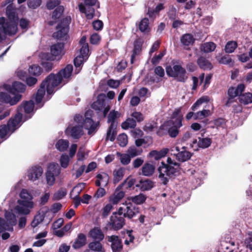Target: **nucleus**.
<instances>
[{"mask_svg":"<svg viewBox=\"0 0 252 252\" xmlns=\"http://www.w3.org/2000/svg\"><path fill=\"white\" fill-rule=\"evenodd\" d=\"M73 71V66L67 65L65 68L60 70L56 75L50 74L40 84V88L38 90L35 96V100L39 108L43 106L41 104L43 97L45 94V87L48 95H51L54 93V89L61 83L65 84L70 77Z\"/></svg>","mask_w":252,"mask_h":252,"instance_id":"obj_1","label":"nucleus"},{"mask_svg":"<svg viewBox=\"0 0 252 252\" xmlns=\"http://www.w3.org/2000/svg\"><path fill=\"white\" fill-rule=\"evenodd\" d=\"M6 13L8 20H6L4 17L0 18V29H2L5 35L9 36L15 35L18 30V17L16 9L11 4H9L6 7ZM3 39V35L0 30V42Z\"/></svg>","mask_w":252,"mask_h":252,"instance_id":"obj_2","label":"nucleus"},{"mask_svg":"<svg viewBox=\"0 0 252 252\" xmlns=\"http://www.w3.org/2000/svg\"><path fill=\"white\" fill-rule=\"evenodd\" d=\"M26 89V86L19 82H14L12 86H6V90L13 95L11 96L6 93L0 92V101L9 104L10 105L16 104L22 98V95L16 93H24Z\"/></svg>","mask_w":252,"mask_h":252,"instance_id":"obj_3","label":"nucleus"},{"mask_svg":"<svg viewBox=\"0 0 252 252\" xmlns=\"http://www.w3.org/2000/svg\"><path fill=\"white\" fill-rule=\"evenodd\" d=\"M167 164L162 162L158 168V178L164 185L167 184L169 179L176 176L179 172V164L168 157Z\"/></svg>","mask_w":252,"mask_h":252,"instance_id":"obj_4","label":"nucleus"},{"mask_svg":"<svg viewBox=\"0 0 252 252\" xmlns=\"http://www.w3.org/2000/svg\"><path fill=\"white\" fill-rule=\"evenodd\" d=\"M22 114L18 112L13 118L10 119L7 125L0 126V137L6 139L21 125Z\"/></svg>","mask_w":252,"mask_h":252,"instance_id":"obj_5","label":"nucleus"},{"mask_svg":"<svg viewBox=\"0 0 252 252\" xmlns=\"http://www.w3.org/2000/svg\"><path fill=\"white\" fill-rule=\"evenodd\" d=\"M4 217L5 220L0 218V233L4 231H13V226L17 223L16 216L11 210L5 211Z\"/></svg>","mask_w":252,"mask_h":252,"instance_id":"obj_6","label":"nucleus"},{"mask_svg":"<svg viewBox=\"0 0 252 252\" xmlns=\"http://www.w3.org/2000/svg\"><path fill=\"white\" fill-rule=\"evenodd\" d=\"M166 71L169 76L173 77L178 82H185L188 78L186 69L180 65L168 66L166 68Z\"/></svg>","mask_w":252,"mask_h":252,"instance_id":"obj_7","label":"nucleus"},{"mask_svg":"<svg viewBox=\"0 0 252 252\" xmlns=\"http://www.w3.org/2000/svg\"><path fill=\"white\" fill-rule=\"evenodd\" d=\"M120 116V113L117 111L113 110L111 111L108 116L107 122L110 123L107 132L106 140H109L113 141L115 139L116 132L115 129L117 126V119Z\"/></svg>","mask_w":252,"mask_h":252,"instance_id":"obj_8","label":"nucleus"},{"mask_svg":"<svg viewBox=\"0 0 252 252\" xmlns=\"http://www.w3.org/2000/svg\"><path fill=\"white\" fill-rule=\"evenodd\" d=\"M118 212L122 214L124 218L131 219L139 213V208L132 203L126 202L119 208Z\"/></svg>","mask_w":252,"mask_h":252,"instance_id":"obj_9","label":"nucleus"},{"mask_svg":"<svg viewBox=\"0 0 252 252\" xmlns=\"http://www.w3.org/2000/svg\"><path fill=\"white\" fill-rule=\"evenodd\" d=\"M71 17L67 16L63 19L57 27V32H54L53 36L57 39H61L65 36L69 31V25L71 22Z\"/></svg>","mask_w":252,"mask_h":252,"instance_id":"obj_10","label":"nucleus"},{"mask_svg":"<svg viewBox=\"0 0 252 252\" xmlns=\"http://www.w3.org/2000/svg\"><path fill=\"white\" fill-rule=\"evenodd\" d=\"M93 114V111L91 110H87L85 114V120H83V126L85 129L88 130L89 135L93 134L95 131L97 127L98 126L99 123H94L92 120V117Z\"/></svg>","mask_w":252,"mask_h":252,"instance_id":"obj_11","label":"nucleus"},{"mask_svg":"<svg viewBox=\"0 0 252 252\" xmlns=\"http://www.w3.org/2000/svg\"><path fill=\"white\" fill-rule=\"evenodd\" d=\"M96 2L97 0H84V3H80L78 5L80 11L85 13L87 19H93L94 9L92 6L94 5Z\"/></svg>","mask_w":252,"mask_h":252,"instance_id":"obj_12","label":"nucleus"},{"mask_svg":"<svg viewBox=\"0 0 252 252\" xmlns=\"http://www.w3.org/2000/svg\"><path fill=\"white\" fill-rule=\"evenodd\" d=\"M125 224L124 217L119 212L113 213L111 216L108 225L115 230L121 229Z\"/></svg>","mask_w":252,"mask_h":252,"instance_id":"obj_13","label":"nucleus"},{"mask_svg":"<svg viewBox=\"0 0 252 252\" xmlns=\"http://www.w3.org/2000/svg\"><path fill=\"white\" fill-rule=\"evenodd\" d=\"M17 202L18 205L15 207L14 210L20 215H27L29 214L31 212L30 209L34 206V203L32 201L18 200Z\"/></svg>","mask_w":252,"mask_h":252,"instance_id":"obj_14","label":"nucleus"},{"mask_svg":"<svg viewBox=\"0 0 252 252\" xmlns=\"http://www.w3.org/2000/svg\"><path fill=\"white\" fill-rule=\"evenodd\" d=\"M126 180H125L120 184L116 189L114 193L109 198V201L114 205L117 204L125 196L126 190L124 189Z\"/></svg>","mask_w":252,"mask_h":252,"instance_id":"obj_15","label":"nucleus"},{"mask_svg":"<svg viewBox=\"0 0 252 252\" xmlns=\"http://www.w3.org/2000/svg\"><path fill=\"white\" fill-rule=\"evenodd\" d=\"M183 151L180 152L178 147H173L171 149V154L176 157V159L181 162L186 161L190 158L192 154L186 150V147L183 146L182 148Z\"/></svg>","mask_w":252,"mask_h":252,"instance_id":"obj_16","label":"nucleus"},{"mask_svg":"<svg viewBox=\"0 0 252 252\" xmlns=\"http://www.w3.org/2000/svg\"><path fill=\"white\" fill-rule=\"evenodd\" d=\"M212 142V139L209 137H198L197 139H194L189 143L190 146L193 148L194 150H198V148L206 149L208 148Z\"/></svg>","mask_w":252,"mask_h":252,"instance_id":"obj_17","label":"nucleus"},{"mask_svg":"<svg viewBox=\"0 0 252 252\" xmlns=\"http://www.w3.org/2000/svg\"><path fill=\"white\" fill-rule=\"evenodd\" d=\"M84 186V183L78 184L76 186L74 187L70 193L71 198L74 201V207L75 208H77L81 202V198L79 197V194Z\"/></svg>","mask_w":252,"mask_h":252,"instance_id":"obj_18","label":"nucleus"},{"mask_svg":"<svg viewBox=\"0 0 252 252\" xmlns=\"http://www.w3.org/2000/svg\"><path fill=\"white\" fill-rule=\"evenodd\" d=\"M42 173L43 169L41 166H34L28 170L27 176L29 180L34 181L38 179Z\"/></svg>","mask_w":252,"mask_h":252,"instance_id":"obj_19","label":"nucleus"},{"mask_svg":"<svg viewBox=\"0 0 252 252\" xmlns=\"http://www.w3.org/2000/svg\"><path fill=\"white\" fill-rule=\"evenodd\" d=\"M65 132L73 139H79L84 134L83 127L80 126H69L66 129Z\"/></svg>","mask_w":252,"mask_h":252,"instance_id":"obj_20","label":"nucleus"},{"mask_svg":"<svg viewBox=\"0 0 252 252\" xmlns=\"http://www.w3.org/2000/svg\"><path fill=\"white\" fill-rule=\"evenodd\" d=\"M63 48L64 45L62 43H58L52 45L50 47L52 57L49 59L53 61L56 59V57L61 56Z\"/></svg>","mask_w":252,"mask_h":252,"instance_id":"obj_21","label":"nucleus"},{"mask_svg":"<svg viewBox=\"0 0 252 252\" xmlns=\"http://www.w3.org/2000/svg\"><path fill=\"white\" fill-rule=\"evenodd\" d=\"M23 108L24 110L25 113L26 114H31V113H32L33 112L34 108V103L33 101L30 100L23 103L21 105L19 106L17 108V114L19 112L22 115L21 111Z\"/></svg>","mask_w":252,"mask_h":252,"instance_id":"obj_22","label":"nucleus"},{"mask_svg":"<svg viewBox=\"0 0 252 252\" xmlns=\"http://www.w3.org/2000/svg\"><path fill=\"white\" fill-rule=\"evenodd\" d=\"M108 241L111 242V248L113 252H119L122 250V242L118 236H111L109 237Z\"/></svg>","mask_w":252,"mask_h":252,"instance_id":"obj_23","label":"nucleus"},{"mask_svg":"<svg viewBox=\"0 0 252 252\" xmlns=\"http://www.w3.org/2000/svg\"><path fill=\"white\" fill-rule=\"evenodd\" d=\"M97 180L95 181V185L97 187L102 186L106 187L109 180V175L104 172L98 174L96 176Z\"/></svg>","mask_w":252,"mask_h":252,"instance_id":"obj_24","label":"nucleus"},{"mask_svg":"<svg viewBox=\"0 0 252 252\" xmlns=\"http://www.w3.org/2000/svg\"><path fill=\"white\" fill-rule=\"evenodd\" d=\"M183 116L180 115V111L176 110L173 113L171 123L173 126L180 128L182 126Z\"/></svg>","mask_w":252,"mask_h":252,"instance_id":"obj_25","label":"nucleus"},{"mask_svg":"<svg viewBox=\"0 0 252 252\" xmlns=\"http://www.w3.org/2000/svg\"><path fill=\"white\" fill-rule=\"evenodd\" d=\"M64 11V7L62 5H59L57 7L53 12L52 15V18L54 21H49V24L50 25H53L55 23L59 20L62 16Z\"/></svg>","mask_w":252,"mask_h":252,"instance_id":"obj_26","label":"nucleus"},{"mask_svg":"<svg viewBox=\"0 0 252 252\" xmlns=\"http://www.w3.org/2000/svg\"><path fill=\"white\" fill-rule=\"evenodd\" d=\"M155 166L152 164L145 163L141 168V174L147 177H150L155 172Z\"/></svg>","mask_w":252,"mask_h":252,"instance_id":"obj_27","label":"nucleus"},{"mask_svg":"<svg viewBox=\"0 0 252 252\" xmlns=\"http://www.w3.org/2000/svg\"><path fill=\"white\" fill-rule=\"evenodd\" d=\"M168 152L169 149L168 148H163L159 151L153 150L149 153V156L154 158L155 160H158L164 157Z\"/></svg>","mask_w":252,"mask_h":252,"instance_id":"obj_28","label":"nucleus"},{"mask_svg":"<svg viewBox=\"0 0 252 252\" xmlns=\"http://www.w3.org/2000/svg\"><path fill=\"white\" fill-rule=\"evenodd\" d=\"M86 236L83 233H79L73 243L72 247L74 249H79L84 246L86 243Z\"/></svg>","mask_w":252,"mask_h":252,"instance_id":"obj_29","label":"nucleus"},{"mask_svg":"<svg viewBox=\"0 0 252 252\" xmlns=\"http://www.w3.org/2000/svg\"><path fill=\"white\" fill-rule=\"evenodd\" d=\"M90 236L94 240L101 241L104 238V234L101 229L98 227H95L89 232Z\"/></svg>","mask_w":252,"mask_h":252,"instance_id":"obj_30","label":"nucleus"},{"mask_svg":"<svg viewBox=\"0 0 252 252\" xmlns=\"http://www.w3.org/2000/svg\"><path fill=\"white\" fill-rule=\"evenodd\" d=\"M47 210L48 209H47V210L45 211L40 210L38 214L34 217V218L31 223V225L32 227H35L40 223L42 222L45 218V213L47 211Z\"/></svg>","mask_w":252,"mask_h":252,"instance_id":"obj_31","label":"nucleus"},{"mask_svg":"<svg viewBox=\"0 0 252 252\" xmlns=\"http://www.w3.org/2000/svg\"><path fill=\"white\" fill-rule=\"evenodd\" d=\"M125 172V168L120 167L113 172V183L116 184L122 180Z\"/></svg>","mask_w":252,"mask_h":252,"instance_id":"obj_32","label":"nucleus"},{"mask_svg":"<svg viewBox=\"0 0 252 252\" xmlns=\"http://www.w3.org/2000/svg\"><path fill=\"white\" fill-rule=\"evenodd\" d=\"M87 59L81 56L78 55L74 60V64L75 67L74 73L78 74L81 70L82 64Z\"/></svg>","mask_w":252,"mask_h":252,"instance_id":"obj_33","label":"nucleus"},{"mask_svg":"<svg viewBox=\"0 0 252 252\" xmlns=\"http://www.w3.org/2000/svg\"><path fill=\"white\" fill-rule=\"evenodd\" d=\"M136 187H140L142 190H148L154 187V182L150 179H146L144 181H140L139 185Z\"/></svg>","mask_w":252,"mask_h":252,"instance_id":"obj_34","label":"nucleus"},{"mask_svg":"<svg viewBox=\"0 0 252 252\" xmlns=\"http://www.w3.org/2000/svg\"><path fill=\"white\" fill-rule=\"evenodd\" d=\"M197 63L201 68L204 70H210L213 67L209 61L204 57H200L198 59Z\"/></svg>","mask_w":252,"mask_h":252,"instance_id":"obj_35","label":"nucleus"},{"mask_svg":"<svg viewBox=\"0 0 252 252\" xmlns=\"http://www.w3.org/2000/svg\"><path fill=\"white\" fill-rule=\"evenodd\" d=\"M47 172L58 176L61 173V168L58 163L52 162L49 164Z\"/></svg>","mask_w":252,"mask_h":252,"instance_id":"obj_36","label":"nucleus"},{"mask_svg":"<svg viewBox=\"0 0 252 252\" xmlns=\"http://www.w3.org/2000/svg\"><path fill=\"white\" fill-rule=\"evenodd\" d=\"M69 142L67 140L60 139L55 144L56 149L60 152L65 151L68 148Z\"/></svg>","mask_w":252,"mask_h":252,"instance_id":"obj_37","label":"nucleus"},{"mask_svg":"<svg viewBox=\"0 0 252 252\" xmlns=\"http://www.w3.org/2000/svg\"><path fill=\"white\" fill-rule=\"evenodd\" d=\"M139 29L142 32H149V21L147 18H144L141 20L139 24Z\"/></svg>","mask_w":252,"mask_h":252,"instance_id":"obj_38","label":"nucleus"},{"mask_svg":"<svg viewBox=\"0 0 252 252\" xmlns=\"http://www.w3.org/2000/svg\"><path fill=\"white\" fill-rule=\"evenodd\" d=\"M136 126V121L132 118H128L126 120L122 123L121 126L124 129L133 128Z\"/></svg>","mask_w":252,"mask_h":252,"instance_id":"obj_39","label":"nucleus"},{"mask_svg":"<svg viewBox=\"0 0 252 252\" xmlns=\"http://www.w3.org/2000/svg\"><path fill=\"white\" fill-rule=\"evenodd\" d=\"M194 40L193 36L189 33L183 35L181 38L182 43L185 46L192 45Z\"/></svg>","mask_w":252,"mask_h":252,"instance_id":"obj_40","label":"nucleus"},{"mask_svg":"<svg viewBox=\"0 0 252 252\" xmlns=\"http://www.w3.org/2000/svg\"><path fill=\"white\" fill-rule=\"evenodd\" d=\"M239 100L241 103L247 105L252 103V94L247 93L240 95Z\"/></svg>","mask_w":252,"mask_h":252,"instance_id":"obj_41","label":"nucleus"},{"mask_svg":"<svg viewBox=\"0 0 252 252\" xmlns=\"http://www.w3.org/2000/svg\"><path fill=\"white\" fill-rule=\"evenodd\" d=\"M101 95L98 96L97 100L92 104V108L95 110L101 111L105 106V100L100 99Z\"/></svg>","mask_w":252,"mask_h":252,"instance_id":"obj_42","label":"nucleus"},{"mask_svg":"<svg viewBox=\"0 0 252 252\" xmlns=\"http://www.w3.org/2000/svg\"><path fill=\"white\" fill-rule=\"evenodd\" d=\"M216 47V44L212 42H206L201 46V50L205 53L213 51Z\"/></svg>","mask_w":252,"mask_h":252,"instance_id":"obj_43","label":"nucleus"},{"mask_svg":"<svg viewBox=\"0 0 252 252\" xmlns=\"http://www.w3.org/2000/svg\"><path fill=\"white\" fill-rule=\"evenodd\" d=\"M228 95L229 97L228 99L227 102H226L225 105L226 106H230L231 104L233 102V98L238 96V94L235 90V88L231 87L229 88L227 92Z\"/></svg>","mask_w":252,"mask_h":252,"instance_id":"obj_44","label":"nucleus"},{"mask_svg":"<svg viewBox=\"0 0 252 252\" xmlns=\"http://www.w3.org/2000/svg\"><path fill=\"white\" fill-rule=\"evenodd\" d=\"M89 249L93 251L96 252H104L101 244L99 241H94L90 243L89 244Z\"/></svg>","mask_w":252,"mask_h":252,"instance_id":"obj_45","label":"nucleus"},{"mask_svg":"<svg viewBox=\"0 0 252 252\" xmlns=\"http://www.w3.org/2000/svg\"><path fill=\"white\" fill-rule=\"evenodd\" d=\"M117 155L120 157V160L122 164L126 165L130 163L131 158L127 153L121 154L118 152Z\"/></svg>","mask_w":252,"mask_h":252,"instance_id":"obj_46","label":"nucleus"},{"mask_svg":"<svg viewBox=\"0 0 252 252\" xmlns=\"http://www.w3.org/2000/svg\"><path fill=\"white\" fill-rule=\"evenodd\" d=\"M142 153V150L138 149L135 146L130 147L127 151V153L129 155L131 158H133L136 156L140 155Z\"/></svg>","mask_w":252,"mask_h":252,"instance_id":"obj_47","label":"nucleus"},{"mask_svg":"<svg viewBox=\"0 0 252 252\" xmlns=\"http://www.w3.org/2000/svg\"><path fill=\"white\" fill-rule=\"evenodd\" d=\"M146 197L142 193H140L137 195L132 196L130 200L136 204H141L145 202Z\"/></svg>","mask_w":252,"mask_h":252,"instance_id":"obj_48","label":"nucleus"},{"mask_svg":"<svg viewBox=\"0 0 252 252\" xmlns=\"http://www.w3.org/2000/svg\"><path fill=\"white\" fill-rule=\"evenodd\" d=\"M211 115V112L209 110L203 109L202 111H200L195 113L194 114V119H202L205 117H207Z\"/></svg>","mask_w":252,"mask_h":252,"instance_id":"obj_49","label":"nucleus"},{"mask_svg":"<svg viewBox=\"0 0 252 252\" xmlns=\"http://www.w3.org/2000/svg\"><path fill=\"white\" fill-rule=\"evenodd\" d=\"M237 46V43L235 41H228L225 46V51L227 53H231L234 51Z\"/></svg>","mask_w":252,"mask_h":252,"instance_id":"obj_50","label":"nucleus"},{"mask_svg":"<svg viewBox=\"0 0 252 252\" xmlns=\"http://www.w3.org/2000/svg\"><path fill=\"white\" fill-rule=\"evenodd\" d=\"M69 157L66 154L61 155L60 159L61 166L63 168H66L69 162Z\"/></svg>","mask_w":252,"mask_h":252,"instance_id":"obj_51","label":"nucleus"},{"mask_svg":"<svg viewBox=\"0 0 252 252\" xmlns=\"http://www.w3.org/2000/svg\"><path fill=\"white\" fill-rule=\"evenodd\" d=\"M29 73L34 76L39 75L41 72L42 69L37 65H32L30 66L29 68Z\"/></svg>","mask_w":252,"mask_h":252,"instance_id":"obj_52","label":"nucleus"},{"mask_svg":"<svg viewBox=\"0 0 252 252\" xmlns=\"http://www.w3.org/2000/svg\"><path fill=\"white\" fill-rule=\"evenodd\" d=\"M20 196L23 199L22 200L26 201H32V200L33 199L32 195L25 189H23L21 190Z\"/></svg>","mask_w":252,"mask_h":252,"instance_id":"obj_53","label":"nucleus"},{"mask_svg":"<svg viewBox=\"0 0 252 252\" xmlns=\"http://www.w3.org/2000/svg\"><path fill=\"white\" fill-rule=\"evenodd\" d=\"M141 45L137 43L134 44V48L132 51V54L131 56L130 62L133 63L134 61L135 57L138 55L141 51Z\"/></svg>","mask_w":252,"mask_h":252,"instance_id":"obj_54","label":"nucleus"},{"mask_svg":"<svg viewBox=\"0 0 252 252\" xmlns=\"http://www.w3.org/2000/svg\"><path fill=\"white\" fill-rule=\"evenodd\" d=\"M117 140L118 144L122 147H125L127 144V136L125 133L120 134L118 137Z\"/></svg>","mask_w":252,"mask_h":252,"instance_id":"obj_55","label":"nucleus"},{"mask_svg":"<svg viewBox=\"0 0 252 252\" xmlns=\"http://www.w3.org/2000/svg\"><path fill=\"white\" fill-rule=\"evenodd\" d=\"M66 192L65 189H61L55 192L53 195V199L54 200H59L62 199L65 195Z\"/></svg>","mask_w":252,"mask_h":252,"instance_id":"obj_56","label":"nucleus"},{"mask_svg":"<svg viewBox=\"0 0 252 252\" xmlns=\"http://www.w3.org/2000/svg\"><path fill=\"white\" fill-rule=\"evenodd\" d=\"M208 98L207 96H203L198 99L192 106L191 109L193 111L197 110L199 106L201 105L203 102L208 101Z\"/></svg>","mask_w":252,"mask_h":252,"instance_id":"obj_57","label":"nucleus"},{"mask_svg":"<svg viewBox=\"0 0 252 252\" xmlns=\"http://www.w3.org/2000/svg\"><path fill=\"white\" fill-rule=\"evenodd\" d=\"M166 51L163 50L158 55H155L151 59V63L153 65H156L158 64L162 57L165 55Z\"/></svg>","mask_w":252,"mask_h":252,"instance_id":"obj_58","label":"nucleus"},{"mask_svg":"<svg viewBox=\"0 0 252 252\" xmlns=\"http://www.w3.org/2000/svg\"><path fill=\"white\" fill-rule=\"evenodd\" d=\"M192 136V134L189 132L187 131L185 132V133L183 135L182 138L178 140L177 143L178 144H182L183 143H187L188 144V142L191 138V137Z\"/></svg>","mask_w":252,"mask_h":252,"instance_id":"obj_59","label":"nucleus"},{"mask_svg":"<svg viewBox=\"0 0 252 252\" xmlns=\"http://www.w3.org/2000/svg\"><path fill=\"white\" fill-rule=\"evenodd\" d=\"M89 51L88 44H84L80 50V56L87 59L88 53Z\"/></svg>","mask_w":252,"mask_h":252,"instance_id":"obj_60","label":"nucleus"},{"mask_svg":"<svg viewBox=\"0 0 252 252\" xmlns=\"http://www.w3.org/2000/svg\"><path fill=\"white\" fill-rule=\"evenodd\" d=\"M61 3L60 0H49L47 3V8L49 10L54 9L56 7L59 6Z\"/></svg>","mask_w":252,"mask_h":252,"instance_id":"obj_61","label":"nucleus"},{"mask_svg":"<svg viewBox=\"0 0 252 252\" xmlns=\"http://www.w3.org/2000/svg\"><path fill=\"white\" fill-rule=\"evenodd\" d=\"M50 196V194L49 192H45L39 199L38 202L39 205L43 206L46 204L49 199Z\"/></svg>","mask_w":252,"mask_h":252,"instance_id":"obj_62","label":"nucleus"},{"mask_svg":"<svg viewBox=\"0 0 252 252\" xmlns=\"http://www.w3.org/2000/svg\"><path fill=\"white\" fill-rule=\"evenodd\" d=\"M41 3V0H28L27 2L29 7L35 9L39 6Z\"/></svg>","mask_w":252,"mask_h":252,"instance_id":"obj_63","label":"nucleus"},{"mask_svg":"<svg viewBox=\"0 0 252 252\" xmlns=\"http://www.w3.org/2000/svg\"><path fill=\"white\" fill-rule=\"evenodd\" d=\"M179 128L172 126L168 128L167 131L169 135L172 138L176 137L179 134Z\"/></svg>","mask_w":252,"mask_h":252,"instance_id":"obj_64","label":"nucleus"}]
</instances>
